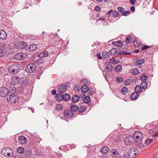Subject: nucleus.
<instances>
[{
    "instance_id": "21",
    "label": "nucleus",
    "mask_w": 158,
    "mask_h": 158,
    "mask_svg": "<svg viewBox=\"0 0 158 158\" xmlns=\"http://www.w3.org/2000/svg\"><path fill=\"white\" fill-rule=\"evenodd\" d=\"M9 94H15L16 88L13 86H11L9 87Z\"/></svg>"
},
{
    "instance_id": "40",
    "label": "nucleus",
    "mask_w": 158,
    "mask_h": 158,
    "mask_svg": "<svg viewBox=\"0 0 158 158\" xmlns=\"http://www.w3.org/2000/svg\"><path fill=\"white\" fill-rule=\"evenodd\" d=\"M31 152L28 150H26L24 151V155L25 157H28L31 155Z\"/></svg>"
},
{
    "instance_id": "43",
    "label": "nucleus",
    "mask_w": 158,
    "mask_h": 158,
    "mask_svg": "<svg viewBox=\"0 0 158 158\" xmlns=\"http://www.w3.org/2000/svg\"><path fill=\"white\" fill-rule=\"evenodd\" d=\"M131 73L133 75H137L139 73V72L137 69H134L131 70Z\"/></svg>"
},
{
    "instance_id": "18",
    "label": "nucleus",
    "mask_w": 158,
    "mask_h": 158,
    "mask_svg": "<svg viewBox=\"0 0 158 158\" xmlns=\"http://www.w3.org/2000/svg\"><path fill=\"white\" fill-rule=\"evenodd\" d=\"M7 34L5 31L3 30H1L0 31V39L2 40L5 39L7 38Z\"/></svg>"
},
{
    "instance_id": "10",
    "label": "nucleus",
    "mask_w": 158,
    "mask_h": 158,
    "mask_svg": "<svg viewBox=\"0 0 158 158\" xmlns=\"http://www.w3.org/2000/svg\"><path fill=\"white\" fill-rule=\"evenodd\" d=\"M118 11L121 13H122V15L125 16H127L130 14V11H126L125 10V9L121 7H118Z\"/></svg>"
},
{
    "instance_id": "2",
    "label": "nucleus",
    "mask_w": 158,
    "mask_h": 158,
    "mask_svg": "<svg viewBox=\"0 0 158 158\" xmlns=\"http://www.w3.org/2000/svg\"><path fill=\"white\" fill-rule=\"evenodd\" d=\"M1 152L3 156L7 157H11L13 155V150L9 148H5L2 149Z\"/></svg>"
},
{
    "instance_id": "53",
    "label": "nucleus",
    "mask_w": 158,
    "mask_h": 158,
    "mask_svg": "<svg viewBox=\"0 0 158 158\" xmlns=\"http://www.w3.org/2000/svg\"><path fill=\"white\" fill-rule=\"evenodd\" d=\"M63 106L62 105H59L57 106L56 107V109L58 110L59 111H60L61 110L63 109Z\"/></svg>"
},
{
    "instance_id": "26",
    "label": "nucleus",
    "mask_w": 158,
    "mask_h": 158,
    "mask_svg": "<svg viewBox=\"0 0 158 158\" xmlns=\"http://www.w3.org/2000/svg\"><path fill=\"white\" fill-rule=\"evenodd\" d=\"M138 96V94L137 93L133 92L131 95V98L132 100H135L137 98Z\"/></svg>"
},
{
    "instance_id": "27",
    "label": "nucleus",
    "mask_w": 158,
    "mask_h": 158,
    "mask_svg": "<svg viewBox=\"0 0 158 158\" xmlns=\"http://www.w3.org/2000/svg\"><path fill=\"white\" fill-rule=\"evenodd\" d=\"M118 51V50L117 48H113V49L110 50L109 51V52L110 53V55H113L116 54L117 53Z\"/></svg>"
},
{
    "instance_id": "37",
    "label": "nucleus",
    "mask_w": 158,
    "mask_h": 158,
    "mask_svg": "<svg viewBox=\"0 0 158 158\" xmlns=\"http://www.w3.org/2000/svg\"><path fill=\"white\" fill-rule=\"evenodd\" d=\"M114 142L115 145H118L121 143V140L119 138L117 137L114 140Z\"/></svg>"
},
{
    "instance_id": "31",
    "label": "nucleus",
    "mask_w": 158,
    "mask_h": 158,
    "mask_svg": "<svg viewBox=\"0 0 158 158\" xmlns=\"http://www.w3.org/2000/svg\"><path fill=\"white\" fill-rule=\"evenodd\" d=\"M142 88L140 86L137 85L135 88V92L137 93V94L140 93L142 91Z\"/></svg>"
},
{
    "instance_id": "23",
    "label": "nucleus",
    "mask_w": 158,
    "mask_h": 158,
    "mask_svg": "<svg viewBox=\"0 0 158 158\" xmlns=\"http://www.w3.org/2000/svg\"><path fill=\"white\" fill-rule=\"evenodd\" d=\"M109 150V147L107 146L103 147L101 150V152L103 154H105L108 152Z\"/></svg>"
},
{
    "instance_id": "28",
    "label": "nucleus",
    "mask_w": 158,
    "mask_h": 158,
    "mask_svg": "<svg viewBox=\"0 0 158 158\" xmlns=\"http://www.w3.org/2000/svg\"><path fill=\"white\" fill-rule=\"evenodd\" d=\"M144 61V60L143 59L139 60L135 62V65H139L143 64Z\"/></svg>"
},
{
    "instance_id": "54",
    "label": "nucleus",
    "mask_w": 158,
    "mask_h": 158,
    "mask_svg": "<svg viewBox=\"0 0 158 158\" xmlns=\"http://www.w3.org/2000/svg\"><path fill=\"white\" fill-rule=\"evenodd\" d=\"M129 157L128 156H127L126 154H123L122 156H120L118 158H129Z\"/></svg>"
},
{
    "instance_id": "59",
    "label": "nucleus",
    "mask_w": 158,
    "mask_h": 158,
    "mask_svg": "<svg viewBox=\"0 0 158 158\" xmlns=\"http://www.w3.org/2000/svg\"><path fill=\"white\" fill-rule=\"evenodd\" d=\"M110 61H112V63L114 64H116V61L114 59H113L112 58L110 59Z\"/></svg>"
},
{
    "instance_id": "45",
    "label": "nucleus",
    "mask_w": 158,
    "mask_h": 158,
    "mask_svg": "<svg viewBox=\"0 0 158 158\" xmlns=\"http://www.w3.org/2000/svg\"><path fill=\"white\" fill-rule=\"evenodd\" d=\"M27 45V43L24 42H22L21 43L20 47L22 49H24L26 48Z\"/></svg>"
},
{
    "instance_id": "57",
    "label": "nucleus",
    "mask_w": 158,
    "mask_h": 158,
    "mask_svg": "<svg viewBox=\"0 0 158 158\" xmlns=\"http://www.w3.org/2000/svg\"><path fill=\"white\" fill-rule=\"evenodd\" d=\"M94 10L96 11H99L101 10V8L99 6H96L95 7Z\"/></svg>"
},
{
    "instance_id": "1",
    "label": "nucleus",
    "mask_w": 158,
    "mask_h": 158,
    "mask_svg": "<svg viewBox=\"0 0 158 158\" xmlns=\"http://www.w3.org/2000/svg\"><path fill=\"white\" fill-rule=\"evenodd\" d=\"M19 97L17 94H9V98H7V101L12 105L17 103L19 101Z\"/></svg>"
},
{
    "instance_id": "8",
    "label": "nucleus",
    "mask_w": 158,
    "mask_h": 158,
    "mask_svg": "<svg viewBox=\"0 0 158 158\" xmlns=\"http://www.w3.org/2000/svg\"><path fill=\"white\" fill-rule=\"evenodd\" d=\"M36 66L34 64H30L26 67V71L28 73H33L36 69Z\"/></svg>"
},
{
    "instance_id": "47",
    "label": "nucleus",
    "mask_w": 158,
    "mask_h": 158,
    "mask_svg": "<svg viewBox=\"0 0 158 158\" xmlns=\"http://www.w3.org/2000/svg\"><path fill=\"white\" fill-rule=\"evenodd\" d=\"M140 79L142 81H145L148 79V77L145 75H143L140 77Z\"/></svg>"
},
{
    "instance_id": "3",
    "label": "nucleus",
    "mask_w": 158,
    "mask_h": 158,
    "mask_svg": "<svg viewBox=\"0 0 158 158\" xmlns=\"http://www.w3.org/2000/svg\"><path fill=\"white\" fill-rule=\"evenodd\" d=\"M20 70V67L17 64H12L9 68V72L12 74H14L18 73Z\"/></svg>"
},
{
    "instance_id": "50",
    "label": "nucleus",
    "mask_w": 158,
    "mask_h": 158,
    "mask_svg": "<svg viewBox=\"0 0 158 158\" xmlns=\"http://www.w3.org/2000/svg\"><path fill=\"white\" fill-rule=\"evenodd\" d=\"M131 82V80L127 79L125 81L124 83L126 85H130Z\"/></svg>"
},
{
    "instance_id": "64",
    "label": "nucleus",
    "mask_w": 158,
    "mask_h": 158,
    "mask_svg": "<svg viewBox=\"0 0 158 158\" xmlns=\"http://www.w3.org/2000/svg\"><path fill=\"white\" fill-rule=\"evenodd\" d=\"M14 158H21L20 156L18 155H15L14 156Z\"/></svg>"
},
{
    "instance_id": "4",
    "label": "nucleus",
    "mask_w": 158,
    "mask_h": 158,
    "mask_svg": "<svg viewBox=\"0 0 158 158\" xmlns=\"http://www.w3.org/2000/svg\"><path fill=\"white\" fill-rule=\"evenodd\" d=\"M104 67L106 75H109L112 69V67L111 64L108 62H106L104 65Z\"/></svg>"
},
{
    "instance_id": "20",
    "label": "nucleus",
    "mask_w": 158,
    "mask_h": 158,
    "mask_svg": "<svg viewBox=\"0 0 158 158\" xmlns=\"http://www.w3.org/2000/svg\"><path fill=\"white\" fill-rule=\"evenodd\" d=\"M48 52L46 51H45L41 52L38 55V56L40 57V58H41L43 57H45L48 56Z\"/></svg>"
},
{
    "instance_id": "11",
    "label": "nucleus",
    "mask_w": 158,
    "mask_h": 158,
    "mask_svg": "<svg viewBox=\"0 0 158 158\" xmlns=\"http://www.w3.org/2000/svg\"><path fill=\"white\" fill-rule=\"evenodd\" d=\"M110 155L111 156L114 158H117L119 156V153L117 149H113L110 150Z\"/></svg>"
},
{
    "instance_id": "61",
    "label": "nucleus",
    "mask_w": 158,
    "mask_h": 158,
    "mask_svg": "<svg viewBox=\"0 0 158 158\" xmlns=\"http://www.w3.org/2000/svg\"><path fill=\"white\" fill-rule=\"evenodd\" d=\"M136 2V0H130V2L132 4L134 5L135 3Z\"/></svg>"
},
{
    "instance_id": "56",
    "label": "nucleus",
    "mask_w": 158,
    "mask_h": 158,
    "mask_svg": "<svg viewBox=\"0 0 158 158\" xmlns=\"http://www.w3.org/2000/svg\"><path fill=\"white\" fill-rule=\"evenodd\" d=\"M81 82L85 83V84H86V83H87V80L86 78L82 79L81 81Z\"/></svg>"
},
{
    "instance_id": "7",
    "label": "nucleus",
    "mask_w": 158,
    "mask_h": 158,
    "mask_svg": "<svg viewBox=\"0 0 158 158\" xmlns=\"http://www.w3.org/2000/svg\"><path fill=\"white\" fill-rule=\"evenodd\" d=\"M9 94V89L6 87H2L0 88V96L2 97H6Z\"/></svg>"
},
{
    "instance_id": "44",
    "label": "nucleus",
    "mask_w": 158,
    "mask_h": 158,
    "mask_svg": "<svg viewBox=\"0 0 158 158\" xmlns=\"http://www.w3.org/2000/svg\"><path fill=\"white\" fill-rule=\"evenodd\" d=\"M95 92L94 89V88H90L89 89V92H88L87 95H92Z\"/></svg>"
},
{
    "instance_id": "49",
    "label": "nucleus",
    "mask_w": 158,
    "mask_h": 158,
    "mask_svg": "<svg viewBox=\"0 0 158 158\" xmlns=\"http://www.w3.org/2000/svg\"><path fill=\"white\" fill-rule=\"evenodd\" d=\"M153 139H148L145 141V143L149 145L152 141Z\"/></svg>"
},
{
    "instance_id": "14",
    "label": "nucleus",
    "mask_w": 158,
    "mask_h": 158,
    "mask_svg": "<svg viewBox=\"0 0 158 158\" xmlns=\"http://www.w3.org/2000/svg\"><path fill=\"white\" fill-rule=\"evenodd\" d=\"M18 140L20 143L23 144H26L27 141V138L23 135L19 136Z\"/></svg>"
},
{
    "instance_id": "39",
    "label": "nucleus",
    "mask_w": 158,
    "mask_h": 158,
    "mask_svg": "<svg viewBox=\"0 0 158 158\" xmlns=\"http://www.w3.org/2000/svg\"><path fill=\"white\" fill-rule=\"evenodd\" d=\"M111 14L112 16L116 18L120 16L119 13L117 11H113Z\"/></svg>"
},
{
    "instance_id": "12",
    "label": "nucleus",
    "mask_w": 158,
    "mask_h": 158,
    "mask_svg": "<svg viewBox=\"0 0 158 158\" xmlns=\"http://www.w3.org/2000/svg\"><path fill=\"white\" fill-rule=\"evenodd\" d=\"M136 150V149L134 147H131L129 149L127 152V155L129 157L136 154V153L135 152Z\"/></svg>"
},
{
    "instance_id": "62",
    "label": "nucleus",
    "mask_w": 158,
    "mask_h": 158,
    "mask_svg": "<svg viewBox=\"0 0 158 158\" xmlns=\"http://www.w3.org/2000/svg\"><path fill=\"white\" fill-rule=\"evenodd\" d=\"M132 12H133L135 11V7L134 6H132L130 8Z\"/></svg>"
},
{
    "instance_id": "52",
    "label": "nucleus",
    "mask_w": 158,
    "mask_h": 158,
    "mask_svg": "<svg viewBox=\"0 0 158 158\" xmlns=\"http://www.w3.org/2000/svg\"><path fill=\"white\" fill-rule=\"evenodd\" d=\"M81 88V86L80 85H77L76 87L74 88V89L76 91H79Z\"/></svg>"
},
{
    "instance_id": "51",
    "label": "nucleus",
    "mask_w": 158,
    "mask_h": 158,
    "mask_svg": "<svg viewBox=\"0 0 158 158\" xmlns=\"http://www.w3.org/2000/svg\"><path fill=\"white\" fill-rule=\"evenodd\" d=\"M151 47V46H148V45H145L142 48L141 50L143 51H145L148 48H150Z\"/></svg>"
},
{
    "instance_id": "16",
    "label": "nucleus",
    "mask_w": 158,
    "mask_h": 158,
    "mask_svg": "<svg viewBox=\"0 0 158 158\" xmlns=\"http://www.w3.org/2000/svg\"><path fill=\"white\" fill-rule=\"evenodd\" d=\"M132 141V138L131 137L129 136L126 137L124 140V142L126 145H130L133 143Z\"/></svg>"
},
{
    "instance_id": "46",
    "label": "nucleus",
    "mask_w": 158,
    "mask_h": 158,
    "mask_svg": "<svg viewBox=\"0 0 158 158\" xmlns=\"http://www.w3.org/2000/svg\"><path fill=\"white\" fill-rule=\"evenodd\" d=\"M131 36H128L126 39V42L127 44H130L131 42Z\"/></svg>"
},
{
    "instance_id": "36",
    "label": "nucleus",
    "mask_w": 158,
    "mask_h": 158,
    "mask_svg": "<svg viewBox=\"0 0 158 158\" xmlns=\"http://www.w3.org/2000/svg\"><path fill=\"white\" fill-rule=\"evenodd\" d=\"M37 48L36 45L35 44H32L29 46L27 48H28L30 51L35 50Z\"/></svg>"
},
{
    "instance_id": "60",
    "label": "nucleus",
    "mask_w": 158,
    "mask_h": 158,
    "mask_svg": "<svg viewBox=\"0 0 158 158\" xmlns=\"http://www.w3.org/2000/svg\"><path fill=\"white\" fill-rule=\"evenodd\" d=\"M24 87H22L21 86L20 87L18 88V90H19L21 92H22L23 90Z\"/></svg>"
},
{
    "instance_id": "34",
    "label": "nucleus",
    "mask_w": 158,
    "mask_h": 158,
    "mask_svg": "<svg viewBox=\"0 0 158 158\" xmlns=\"http://www.w3.org/2000/svg\"><path fill=\"white\" fill-rule=\"evenodd\" d=\"M112 44L118 47H121L123 44V43L122 42L120 41H118L116 42H113L112 43Z\"/></svg>"
},
{
    "instance_id": "42",
    "label": "nucleus",
    "mask_w": 158,
    "mask_h": 158,
    "mask_svg": "<svg viewBox=\"0 0 158 158\" xmlns=\"http://www.w3.org/2000/svg\"><path fill=\"white\" fill-rule=\"evenodd\" d=\"M122 69V67L120 65H117L115 67V70L116 72L119 73L121 71Z\"/></svg>"
},
{
    "instance_id": "35",
    "label": "nucleus",
    "mask_w": 158,
    "mask_h": 158,
    "mask_svg": "<svg viewBox=\"0 0 158 158\" xmlns=\"http://www.w3.org/2000/svg\"><path fill=\"white\" fill-rule=\"evenodd\" d=\"M24 149L23 147H19L17 148V152L20 154H22L24 152Z\"/></svg>"
},
{
    "instance_id": "33",
    "label": "nucleus",
    "mask_w": 158,
    "mask_h": 158,
    "mask_svg": "<svg viewBox=\"0 0 158 158\" xmlns=\"http://www.w3.org/2000/svg\"><path fill=\"white\" fill-rule=\"evenodd\" d=\"M110 55L109 52H103L102 53V56L104 58H109Z\"/></svg>"
},
{
    "instance_id": "22",
    "label": "nucleus",
    "mask_w": 158,
    "mask_h": 158,
    "mask_svg": "<svg viewBox=\"0 0 158 158\" xmlns=\"http://www.w3.org/2000/svg\"><path fill=\"white\" fill-rule=\"evenodd\" d=\"M63 95L60 93L57 94L56 96V100L58 102H60L63 100Z\"/></svg>"
},
{
    "instance_id": "41",
    "label": "nucleus",
    "mask_w": 158,
    "mask_h": 158,
    "mask_svg": "<svg viewBox=\"0 0 158 158\" xmlns=\"http://www.w3.org/2000/svg\"><path fill=\"white\" fill-rule=\"evenodd\" d=\"M90 100V98L89 96H87L84 98L83 100V102L85 103H88L89 102Z\"/></svg>"
},
{
    "instance_id": "9",
    "label": "nucleus",
    "mask_w": 158,
    "mask_h": 158,
    "mask_svg": "<svg viewBox=\"0 0 158 158\" xmlns=\"http://www.w3.org/2000/svg\"><path fill=\"white\" fill-rule=\"evenodd\" d=\"M27 56V54L23 53H16L15 56V58L18 60H23Z\"/></svg>"
},
{
    "instance_id": "25",
    "label": "nucleus",
    "mask_w": 158,
    "mask_h": 158,
    "mask_svg": "<svg viewBox=\"0 0 158 158\" xmlns=\"http://www.w3.org/2000/svg\"><path fill=\"white\" fill-rule=\"evenodd\" d=\"M86 107L83 105V104L82 103L79 108L78 111L80 113H82L84 112L86 109Z\"/></svg>"
},
{
    "instance_id": "48",
    "label": "nucleus",
    "mask_w": 158,
    "mask_h": 158,
    "mask_svg": "<svg viewBox=\"0 0 158 158\" xmlns=\"http://www.w3.org/2000/svg\"><path fill=\"white\" fill-rule=\"evenodd\" d=\"M27 83L28 81L27 80H24L22 81L21 86L24 87L26 86L27 85Z\"/></svg>"
},
{
    "instance_id": "58",
    "label": "nucleus",
    "mask_w": 158,
    "mask_h": 158,
    "mask_svg": "<svg viewBox=\"0 0 158 158\" xmlns=\"http://www.w3.org/2000/svg\"><path fill=\"white\" fill-rule=\"evenodd\" d=\"M96 55L99 59H101L102 58V57L101 56L100 53H97Z\"/></svg>"
},
{
    "instance_id": "32",
    "label": "nucleus",
    "mask_w": 158,
    "mask_h": 158,
    "mask_svg": "<svg viewBox=\"0 0 158 158\" xmlns=\"http://www.w3.org/2000/svg\"><path fill=\"white\" fill-rule=\"evenodd\" d=\"M147 85L148 84L147 82L143 81L141 82L140 86L142 89H145L147 88Z\"/></svg>"
},
{
    "instance_id": "30",
    "label": "nucleus",
    "mask_w": 158,
    "mask_h": 158,
    "mask_svg": "<svg viewBox=\"0 0 158 158\" xmlns=\"http://www.w3.org/2000/svg\"><path fill=\"white\" fill-rule=\"evenodd\" d=\"M70 110L72 111H73L74 112H76L78 110L79 107L75 105H72L70 106Z\"/></svg>"
},
{
    "instance_id": "55",
    "label": "nucleus",
    "mask_w": 158,
    "mask_h": 158,
    "mask_svg": "<svg viewBox=\"0 0 158 158\" xmlns=\"http://www.w3.org/2000/svg\"><path fill=\"white\" fill-rule=\"evenodd\" d=\"M119 83H120L123 81V79L120 77H118L116 78Z\"/></svg>"
},
{
    "instance_id": "6",
    "label": "nucleus",
    "mask_w": 158,
    "mask_h": 158,
    "mask_svg": "<svg viewBox=\"0 0 158 158\" xmlns=\"http://www.w3.org/2000/svg\"><path fill=\"white\" fill-rule=\"evenodd\" d=\"M6 47L4 43L0 44V57H1L4 56L6 53Z\"/></svg>"
},
{
    "instance_id": "24",
    "label": "nucleus",
    "mask_w": 158,
    "mask_h": 158,
    "mask_svg": "<svg viewBox=\"0 0 158 158\" xmlns=\"http://www.w3.org/2000/svg\"><path fill=\"white\" fill-rule=\"evenodd\" d=\"M63 100L65 101H68L70 100V96L69 94H65L63 95Z\"/></svg>"
},
{
    "instance_id": "13",
    "label": "nucleus",
    "mask_w": 158,
    "mask_h": 158,
    "mask_svg": "<svg viewBox=\"0 0 158 158\" xmlns=\"http://www.w3.org/2000/svg\"><path fill=\"white\" fill-rule=\"evenodd\" d=\"M73 114L72 111L70 110H66L64 113V116L67 118H69L72 117L73 115Z\"/></svg>"
},
{
    "instance_id": "29",
    "label": "nucleus",
    "mask_w": 158,
    "mask_h": 158,
    "mask_svg": "<svg viewBox=\"0 0 158 158\" xmlns=\"http://www.w3.org/2000/svg\"><path fill=\"white\" fill-rule=\"evenodd\" d=\"M79 97L77 95H74L72 98V101L73 102H78L79 100Z\"/></svg>"
},
{
    "instance_id": "17",
    "label": "nucleus",
    "mask_w": 158,
    "mask_h": 158,
    "mask_svg": "<svg viewBox=\"0 0 158 158\" xmlns=\"http://www.w3.org/2000/svg\"><path fill=\"white\" fill-rule=\"evenodd\" d=\"M58 90L60 93H64L66 90V86L64 85H60L58 87Z\"/></svg>"
},
{
    "instance_id": "15",
    "label": "nucleus",
    "mask_w": 158,
    "mask_h": 158,
    "mask_svg": "<svg viewBox=\"0 0 158 158\" xmlns=\"http://www.w3.org/2000/svg\"><path fill=\"white\" fill-rule=\"evenodd\" d=\"M20 81V79L18 77H13L11 81V83L13 85H15L18 84Z\"/></svg>"
},
{
    "instance_id": "19",
    "label": "nucleus",
    "mask_w": 158,
    "mask_h": 158,
    "mask_svg": "<svg viewBox=\"0 0 158 158\" xmlns=\"http://www.w3.org/2000/svg\"><path fill=\"white\" fill-rule=\"evenodd\" d=\"M81 89L83 93H86L89 92V88L86 84H84L82 86Z\"/></svg>"
},
{
    "instance_id": "5",
    "label": "nucleus",
    "mask_w": 158,
    "mask_h": 158,
    "mask_svg": "<svg viewBox=\"0 0 158 158\" xmlns=\"http://www.w3.org/2000/svg\"><path fill=\"white\" fill-rule=\"evenodd\" d=\"M134 135V140L135 142L139 143L142 140L143 135L140 131L136 132Z\"/></svg>"
},
{
    "instance_id": "63",
    "label": "nucleus",
    "mask_w": 158,
    "mask_h": 158,
    "mask_svg": "<svg viewBox=\"0 0 158 158\" xmlns=\"http://www.w3.org/2000/svg\"><path fill=\"white\" fill-rule=\"evenodd\" d=\"M76 145L75 144H72L71 146V148L70 149L75 148H76Z\"/></svg>"
},
{
    "instance_id": "38",
    "label": "nucleus",
    "mask_w": 158,
    "mask_h": 158,
    "mask_svg": "<svg viewBox=\"0 0 158 158\" xmlns=\"http://www.w3.org/2000/svg\"><path fill=\"white\" fill-rule=\"evenodd\" d=\"M121 94H126L128 91V88L126 87H124L121 90Z\"/></svg>"
}]
</instances>
